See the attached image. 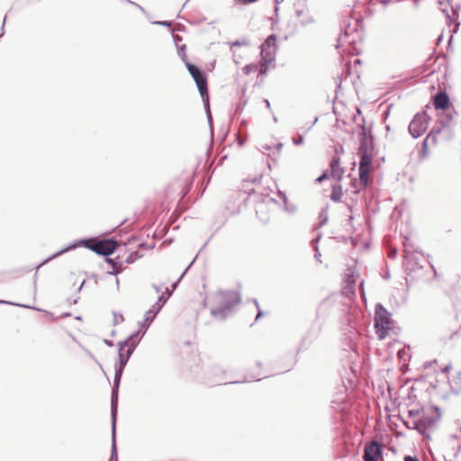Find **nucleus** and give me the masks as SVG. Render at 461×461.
Segmentation results:
<instances>
[{
    "mask_svg": "<svg viewBox=\"0 0 461 461\" xmlns=\"http://www.w3.org/2000/svg\"><path fill=\"white\" fill-rule=\"evenodd\" d=\"M80 245H84L86 248L94 251L97 255L107 258L117 249L119 243L113 239H104L97 241H92L91 240L87 239L77 240L44 259L41 264L37 266V269H39L41 266L49 263L50 260L63 255L64 253L77 249Z\"/></svg>",
    "mask_w": 461,
    "mask_h": 461,
    "instance_id": "f257e3e1",
    "label": "nucleus"
},
{
    "mask_svg": "<svg viewBox=\"0 0 461 461\" xmlns=\"http://www.w3.org/2000/svg\"><path fill=\"white\" fill-rule=\"evenodd\" d=\"M241 296L232 290H219L210 299L211 315L217 320L223 321L230 315L234 305L240 303Z\"/></svg>",
    "mask_w": 461,
    "mask_h": 461,
    "instance_id": "f03ea898",
    "label": "nucleus"
},
{
    "mask_svg": "<svg viewBox=\"0 0 461 461\" xmlns=\"http://www.w3.org/2000/svg\"><path fill=\"white\" fill-rule=\"evenodd\" d=\"M132 349L118 350V361L114 365V379L111 395V409L118 408L119 387L124 368L132 355Z\"/></svg>",
    "mask_w": 461,
    "mask_h": 461,
    "instance_id": "7ed1b4c3",
    "label": "nucleus"
},
{
    "mask_svg": "<svg viewBox=\"0 0 461 461\" xmlns=\"http://www.w3.org/2000/svg\"><path fill=\"white\" fill-rule=\"evenodd\" d=\"M203 371V376L202 379L204 383L212 385V384H239V383H244V382H250V381H259L261 380L260 377L257 376H250L246 377L244 380L241 381H233V382H223L222 375H224L225 371L222 369L220 366L214 364H208L204 367Z\"/></svg>",
    "mask_w": 461,
    "mask_h": 461,
    "instance_id": "20e7f679",
    "label": "nucleus"
},
{
    "mask_svg": "<svg viewBox=\"0 0 461 461\" xmlns=\"http://www.w3.org/2000/svg\"><path fill=\"white\" fill-rule=\"evenodd\" d=\"M361 131L359 132V148L358 154L360 159L368 157L370 161H373L375 156V137L372 133L371 127L367 129L365 125V119H362V123L359 124Z\"/></svg>",
    "mask_w": 461,
    "mask_h": 461,
    "instance_id": "39448f33",
    "label": "nucleus"
},
{
    "mask_svg": "<svg viewBox=\"0 0 461 461\" xmlns=\"http://www.w3.org/2000/svg\"><path fill=\"white\" fill-rule=\"evenodd\" d=\"M452 300V310L447 312L446 318V329L447 330L446 334L444 335V339H454L455 337L458 336L459 331L461 330V322L459 321V312H458V299L454 297V294L449 295Z\"/></svg>",
    "mask_w": 461,
    "mask_h": 461,
    "instance_id": "423d86ee",
    "label": "nucleus"
},
{
    "mask_svg": "<svg viewBox=\"0 0 461 461\" xmlns=\"http://www.w3.org/2000/svg\"><path fill=\"white\" fill-rule=\"evenodd\" d=\"M374 322L378 338L384 339L391 329V313L381 303L375 305Z\"/></svg>",
    "mask_w": 461,
    "mask_h": 461,
    "instance_id": "0eeeda50",
    "label": "nucleus"
},
{
    "mask_svg": "<svg viewBox=\"0 0 461 461\" xmlns=\"http://www.w3.org/2000/svg\"><path fill=\"white\" fill-rule=\"evenodd\" d=\"M186 68L196 84L203 103H207L209 91L205 71L191 62H186Z\"/></svg>",
    "mask_w": 461,
    "mask_h": 461,
    "instance_id": "6e6552de",
    "label": "nucleus"
},
{
    "mask_svg": "<svg viewBox=\"0 0 461 461\" xmlns=\"http://www.w3.org/2000/svg\"><path fill=\"white\" fill-rule=\"evenodd\" d=\"M276 40L277 36L273 33L270 34L261 44V60H265L266 62H274L276 60L277 50Z\"/></svg>",
    "mask_w": 461,
    "mask_h": 461,
    "instance_id": "1a4fd4ad",
    "label": "nucleus"
},
{
    "mask_svg": "<svg viewBox=\"0 0 461 461\" xmlns=\"http://www.w3.org/2000/svg\"><path fill=\"white\" fill-rule=\"evenodd\" d=\"M428 128V119L425 113H417L409 124V133L414 138L420 137Z\"/></svg>",
    "mask_w": 461,
    "mask_h": 461,
    "instance_id": "9d476101",
    "label": "nucleus"
},
{
    "mask_svg": "<svg viewBox=\"0 0 461 461\" xmlns=\"http://www.w3.org/2000/svg\"><path fill=\"white\" fill-rule=\"evenodd\" d=\"M372 162L368 157H365L359 161V181L363 188H366L371 183Z\"/></svg>",
    "mask_w": 461,
    "mask_h": 461,
    "instance_id": "9b49d317",
    "label": "nucleus"
},
{
    "mask_svg": "<svg viewBox=\"0 0 461 461\" xmlns=\"http://www.w3.org/2000/svg\"><path fill=\"white\" fill-rule=\"evenodd\" d=\"M383 454V445L377 441L366 444L364 448V461H378Z\"/></svg>",
    "mask_w": 461,
    "mask_h": 461,
    "instance_id": "f8f14e48",
    "label": "nucleus"
},
{
    "mask_svg": "<svg viewBox=\"0 0 461 461\" xmlns=\"http://www.w3.org/2000/svg\"><path fill=\"white\" fill-rule=\"evenodd\" d=\"M438 4L441 6L447 5L444 2H442V1H438ZM441 11H442L443 14H445L446 23L447 24V32L449 34L447 42H448V47H450L451 43H452V41H453V38H454V34L457 32L459 25H460V23H458V22L454 24V26L452 27L453 19H452V16L450 15V14H449L448 10L447 9V6L441 7Z\"/></svg>",
    "mask_w": 461,
    "mask_h": 461,
    "instance_id": "ddd939ff",
    "label": "nucleus"
},
{
    "mask_svg": "<svg viewBox=\"0 0 461 461\" xmlns=\"http://www.w3.org/2000/svg\"><path fill=\"white\" fill-rule=\"evenodd\" d=\"M140 335H142V332L140 330L131 333L126 339L122 341H119L117 346L119 348V351L123 350L125 348L128 349H132L134 352L136 347L140 341Z\"/></svg>",
    "mask_w": 461,
    "mask_h": 461,
    "instance_id": "4468645a",
    "label": "nucleus"
},
{
    "mask_svg": "<svg viewBox=\"0 0 461 461\" xmlns=\"http://www.w3.org/2000/svg\"><path fill=\"white\" fill-rule=\"evenodd\" d=\"M432 103L436 110H447L449 108L450 101L446 91H439L432 96Z\"/></svg>",
    "mask_w": 461,
    "mask_h": 461,
    "instance_id": "2eb2a0df",
    "label": "nucleus"
},
{
    "mask_svg": "<svg viewBox=\"0 0 461 461\" xmlns=\"http://www.w3.org/2000/svg\"><path fill=\"white\" fill-rule=\"evenodd\" d=\"M116 415H117V408L111 409V416H112V451H111V456H110V460L109 461H118L116 443H115Z\"/></svg>",
    "mask_w": 461,
    "mask_h": 461,
    "instance_id": "dca6fc26",
    "label": "nucleus"
},
{
    "mask_svg": "<svg viewBox=\"0 0 461 461\" xmlns=\"http://www.w3.org/2000/svg\"><path fill=\"white\" fill-rule=\"evenodd\" d=\"M434 423L435 419L433 417L423 415L417 420H414L413 425L420 434H425L426 430L432 427Z\"/></svg>",
    "mask_w": 461,
    "mask_h": 461,
    "instance_id": "f3484780",
    "label": "nucleus"
},
{
    "mask_svg": "<svg viewBox=\"0 0 461 461\" xmlns=\"http://www.w3.org/2000/svg\"><path fill=\"white\" fill-rule=\"evenodd\" d=\"M342 29H341V33L340 35L339 36L338 38V45H337V48H339L341 47L343 44L345 43H352L355 41L354 39L352 40H349V37L351 36V34L353 32H356V29L355 28H351L349 24H346V23L344 22L343 25H342Z\"/></svg>",
    "mask_w": 461,
    "mask_h": 461,
    "instance_id": "a211bd4d",
    "label": "nucleus"
},
{
    "mask_svg": "<svg viewBox=\"0 0 461 461\" xmlns=\"http://www.w3.org/2000/svg\"><path fill=\"white\" fill-rule=\"evenodd\" d=\"M330 167L331 176L339 181L345 171L344 168L340 167V158L339 156H333Z\"/></svg>",
    "mask_w": 461,
    "mask_h": 461,
    "instance_id": "6ab92c4d",
    "label": "nucleus"
},
{
    "mask_svg": "<svg viewBox=\"0 0 461 461\" xmlns=\"http://www.w3.org/2000/svg\"><path fill=\"white\" fill-rule=\"evenodd\" d=\"M119 257L116 258H111L110 256L105 258V261L112 267V271H108L107 273L112 276H117L122 271V262L119 261Z\"/></svg>",
    "mask_w": 461,
    "mask_h": 461,
    "instance_id": "aec40b11",
    "label": "nucleus"
},
{
    "mask_svg": "<svg viewBox=\"0 0 461 461\" xmlns=\"http://www.w3.org/2000/svg\"><path fill=\"white\" fill-rule=\"evenodd\" d=\"M404 266L406 271H408V275L410 276L411 275V273L416 272V270L422 269V266H419V264L416 261H414L413 258H407V256H405Z\"/></svg>",
    "mask_w": 461,
    "mask_h": 461,
    "instance_id": "412c9836",
    "label": "nucleus"
},
{
    "mask_svg": "<svg viewBox=\"0 0 461 461\" xmlns=\"http://www.w3.org/2000/svg\"><path fill=\"white\" fill-rule=\"evenodd\" d=\"M155 317L153 314H151L149 311L145 312L144 320L142 322L140 323V329L142 332V335L145 334L146 330L149 329L152 321H154Z\"/></svg>",
    "mask_w": 461,
    "mask_h": 461,
    "instance_id": "4be33fe9",
    "label": "nucleus"
},
{
    "mask_svg": "<svg viewBox=\"0 0 461 461\" xmlns=\"http://www.w3.org/2000/svg\"><path fill=\"white\" fill-rule=\"evenodd\" d=\"M343 192L341 185H334L330 194V199L333 202H339L342 198Z\"/></svg>",
    "mask_w": 461,
    "mask_h": 461,
    "instance_id": "5701e85b",
    "label": "nucleus"
},
{
    "mask_svg": "<svg viewBox=\"0 0 461 461\" xmlns=\"http://www.w3.org/2000/svg\"><path fill=\"white\" fill-rule=\"evenodd\" d=\"M430 137V134H429L422 141L421 148L419 151V157L422 160L428 157V140Z\"/></svg>",
    "mask_w": 461,
    "mask_h": 461,
    "instance_id": "b1692460",
    "label": "nucleus"
},
{
    "mask_svg": "<svg viewBox=\"0 0 461 461\" xmlns=\"http://www.w3.org/2000/svg\"><path fill=\"white\" fill-rule=\"evenodd\" d=\"M456 116H457V113L456 112H454V113H452L451 112L448 111L444 116H442L441 123L443 124L444 127L450 126L451 122Z\"/></svg>",
    "mask_w": 461,
    "mask_h": 461,
    "instance_id": "393cba45",
    "label": "nucleus"
},
{
    "mask_svg": "<svg viewBox=\"0 0 461 461\" xmlns=\"http://www.w3.org/2000/svg\"><path fill=\"white\" fill-rule=\"evenodd\" d=\"M346 282H347V285H346L345 289L346 290L348 289L352 294H354L353 287L357 282L355 276L353 274H348Z\"/></svg>",
    "mask_w": 461,
    "mask_h": 461,
    "instance_id": "a878e982",
    "label": "nucleus"
},
{
    "mask_svg": "<svg viewBox=\"0 0 461 461\" xmlns=\"http://www.w3.org/2000/svg\"><path fill=\"white\" fill-rule=\"evenodd\" d=\"M166 293H167V295L161 294L160 296H158V301L155 303H157V305L160 306L161 308H163L164 304L167 303V301L171 296V292H169L167 287H166Z\"/></svg>",
    "mask_w": 461,
    "mask_h": 461,
    "instance_id": "bb28decb",
    "label": "nucleus"
},
{
    "mask_svg": "<svg viewBox=\"0 0 461 461\" xmlns=\"http://www.w3.org/2000/svg\"><path fill=\"white\" fill-rule=\"evenodd\" d=\"M319 219H320V226H323L324 224L327 223L328 219H329V216H328V206H326L325 208H323L321 211L320 215H319Z\"/></svg>",
    "mask_w": 461,
    "mask_h": 461,
    "instance_id": "cd10ccee",
    "label": "nucleus"
},
{
    "mask_svg": "<svg viewBox=\"0 0 461 461\" xmlns=\"http://www.w3.org/2000/svg\"><path fill=\"white\" fill-rule=\"evenodd\" d=\"M321 235L319 234L315 239H313L311 243L312 245L314 247V249H315V254H314V257L316 259L320 260V257H321V253L319 251V247H318V242L320 241L321 240Z\"/></svg>",
    "mask_w": 461,
    "mask_h": 461,
    "instance_id": "c85d7f7f",
    "label": "nucleus"
},
{
    "mask_svg": "<svg viewBox=\"0 0 461 461\" xmlns=\"http://www.w3.org/2000/svg\"><path fill=\"white\" fill-rule=\"evenodd\" d=\"M272 62H266L265 60L260 59L258 75H260V76L266 75L268 70V66Z\"/></svg>",
    "mask_w": 461,
    "mask_h": 461,
    "instance_id": "c756f323",
    "label": "nucleus"
},
{
    "mask_svg": "<svg viewBox=\"0 0 461 461\" xmlns=\"http://www.w3.org/2000/svg\"><path fill=\"white\" fill-rule=\"evenodd\" d=\"M282 148H283V143H281V142L277 143L275 146L274 149L276 151H273L272 154H269V156L272 158V159L276 160L277 157L279 156V154L282 150Z\"/></svg>",
    "mask_w": 461,
    "mask_h": 461,
    "instance_id": "7c9ffc66",
    "label": "nucleus"
},
{
    "mask_svg": "<svg viewBox=\"0 0 461 461\" xmlns=\"http://www.w3.org/2000/svg\"><path fill=\"white\" fill-rule=\"evenodd\" d=\"M258 68V66L257 64L251 63V64L246 65L243 68V72L246 75H249L250 73L257 71Z\"/></svg>",
    "mask_w": 461,
    "mask_h": 461,
    "instance_id": "2f4dec72",
    "label": "nucleus"
},
{
    "mask_svg": "<svg viewBox=\"0 0 461 461\" xmlns=\"http://www.w3.org/2000/svg\"><path fill=\"white\" fill-rule=\"evenodd\" d=\"M185 49H186V46L185 44L180 46L179 49H178V55H179L180 59L186 65V62H189V61L187 60V58H186Z\"/></svg>",
    "mask_w": 461,
    "mask_h": 461,
    "instance_id": "473e14b6",
    "label": "nucleus"
},
{
    "mask_svg": "<svg viewBox=\"0 0 461 461\" xmlns=\"http://www.w3.org/2000/svg\"><path fill=\"white\" fill-rule=\"evenodd\" d=\"M207 103H203V106H204V109H205V112H206V116H207V120H208V122L210 124V126H212V113H211V111H210V103H209V97L206 99Z\"/></svg>",
    "mask_w": 461,
    "mask_h": 461,
    "instance_id": "72a5a7b5",
    "label": "nucleus"
},
{
    "mask_svg": "<svg viewBox=\"0 0 461 461\" xmlns=\"http://www.w3.org/2000/svg\"><path fill=\"white\" fill-rule=\"evenodd\" d=\"M139 258H140V255L138 252H131L125 259V262L131 264Z\"/></svg>",
    "mask_w": 461,
    "mask_h": 461,
    "instance_id": "f704fd0d",
    "label": "nucleus"
},
{
    "mask_svg": "<svg viewBox=\"0 0 461 461\" xmlns=\"http://www.w3.org/2000/svg\"><path fill=\"white\" fill-rule=\"evenodd\" d=\"M124 321L123 315L121 313L113 312V325H118Z\"/></svg>",
    "mask_w": 461,
    "mask_h": 461,
    "instance_id": "c9c22d12",
    "label": "nucleus"
},
{
    "mask_svg": "<svg viewBox=\"0 0 461 461\" xmlns=\"http://www.w3.org/2000/svg\"><path fill=\"white\" fill-rule=\"evenodd\" d=\"M249 44V41L246 39L243 40H238L231 43V47H240V46H248Z\"/></svg>",
    "mask_w": 461,
    "mask_h": 461,
    "instance_id": "e433bc0d",
    "label": "nucleus"
},
{
    "mask_svg": "<svg viewBox=\"0 0 461 461\" xmlns=\"http://www.w3.org/2000/svg\"><path fill=\"white\" fill-rule=\"evenodd\" d=\"M161 307L157 305V303H154L151 308L149 310V312L154 315V317L156 318V316L158 315V313L161 311Z\"/></svg>",
    "mask_w": 461,
    "mask_h": 461,
    "instance_id": "4c0bfd02",
    "label": "nucleus"
},
{
    "mask_svg": "<svg viewBox=\"0 0 461 461\" xmlns=\"http://www.w3.org/2000/svg\"><path fill=\"white\" fill-rule=\"evenodd\" d=\"M0 304H12V305L20 306L23 308H32L31 306H29L27 304L11 303V302L5 301V300H0Z\"/></svg>",
    "mask_w": 461,
    "mask_h": 461,
    "instance_id": "58836bf2",
    "label": "nucleus"
},
{
    "mask_svg": "<svg viewBox=\"0 0 461 461\" xmlns=\"http://www.w3.org/2000/svg\"><path fill=\"white\" fill-rule=\"evenodd\" d=\"M329 176H330L329 172L326 170L320 176H318L315 181L317 183H321L324 180L328 179Z\"/></svg>",
    "mask_w": 461,
    "mask_h": 461,
    "instance_id": "ea45409f",
    "label": "nucleus"
},
{
    "mask_svg": "<svg viewBox=\"0 0 461 461\" xmlns=\"http://www.w3.org/2000/svg\"><path fill=\"white\" fill-rule=\"evenodd\" d=\"M447 4L451 5V13H452V15H453V16L457 15V9L459 8V5H458V4H456V5H453L450 3V0H447Z\"/></svg>",
    "mask_w": 461,
    "mask_h": 461,
    "instance_id": "a19ab883",
    "label": "nucleus"
},
{
    "mask_svg": "<svg viewBox=\"0 0 461 461\" xmlns=\"http://www.w3.org/2000/svg\"><path fill=\"white\" fill-rule=\"evenodd\" d=\"M254 303H255V305L257 306V309H258V313H257V316L255 318V321H258L260 317L263 316V312L262 310L259 308V305H258V303L257 300H254Z\"/></svg>",
    "mask_w": 461,
    "mask_h": 461,
    "instance_id": "79ce46f5",
    "label": "nucleus"
},
{
    "mask_svg": "<svg viewBox=\"0 0 461 461\" xmlns=\"http://www.w3.org/2000/svg\"><path fill=\"white\" fill-rule=\"evenodd\" d=\"M303 142V135H299L298 137L293 139V143L295 146L301 145Z\"/></svg>",
    "mask_w": 461,
    "mask_h": 461,
    "instance_id": "37998d69",
    "label": "nucleus"
},
{
    "mask_svg": "<svg viewBox=\"0 0 461 461\" xmlns=\"http://www.w3.org/2000/svg\"><path fill=\"white\" fill-rule=\"evenodd\" d=\"M153 23L161 25V26H165V27H171V22H169V21H158V22H154Z\"/></svg>",
    "mask_w": 461,
    "mask_h": 461,
    "instance_id": "c03bdc74",
    "label": "nucleus"
},
{
    "mask_svg": "<svg viewBox=\"0 0 461 461\" xmlns=\"http://www.w3.org/2000/svg\"><path fill=\"white\" fill-rule=\"evenodd\" d=\"M404 461H420V459L417 456L407 455L403 458Z\"/></svg>",
    "mask_w": 461,
    "mask_h": 461,
    "instance_id": "a18cd8bd",
    "label": "nucleus"
},
{
    "mask_svg": "<svg viewBox=\"0 0 461 461\" xmlns=\"http://www.w3.org/2000/svg\"><path fill=\"white\" fill-rule=\"evenodd\" d=\"M172 37H173V40L175 41V44L177 45L178 42L182 41V37L179 36L178 34H172Z\"/></svg>",
    "mask_w": 461,
    "mask_h": 461,
    "instance_id": "49530a36",
    "label": "nucleus"
},
{
    "mask_svg": "<svg viewBox=\"0 0 461 461\" xmlns=\"http://www.w3.org/2000/svg\"><path fill=\"white\" fill-rule=\"evenodd\" d=\"M408 412L410 417H416L420 414V410H410Z\"/></svg>",
    "mask_w": 461,
    "mask_h": 461,
    "instance_id": "de8ad7c7",
    "label": "nucleus"
},
{
    "mask_svg": "<svg viewBox=\"0 0 461 461\" xmlns=\"http://www.w3.org/2000/svg\"><path fill=\"white\" fill-rule=\"evenodd\" d=\"M278 195L284 201V203L287 202V197L284 192L278 191Z\"/></svg>",
    "mask_w": 461,
    "mask_h": 461,
    "instance_id": "09e8293b",
    "label": "nucleus"
},
{
    "mask_svg": "<svg viewBox=\"0 0 461 461\" xmlns=\"http://www.w3.org/2000/svg\"><path fill=\"white\" fill-rule=\"evenodd\" d=\"M197 255L194 257V258L190 262L189 266L185 268V270L183 272V274L180 276V279L184 276V275L187 272V270L190 268V267L194 264V260L196 259Z\"/></svg>",
    "mask_w": 461,
    "mask_h": 461,
    "instance_id": "8fccbe9b",
    "label": "nucleus"
},
{
    "mask_svg": "<svg viewBox=\"0 0 461 461\" xmlns=\"http://www.w3.org/2000/svg\"><path fill=\"white\" fill-rule=\"evenodd\" d=\"M260 197H262V202H266V200H268V201H271V202H275V199L274 198H271L269 197L268 195H263V194H260Z\"/></svg>",
    "mask_w": 461,
    "mask_h": 461,
    "instance_id": "3c124183",
    "label": "nucleus"
},
{
    "mask_svg": "<svg viewBox=\"0 0 461 461\" xmlns=\"http://www.w3.org/2000/svg\"><path fill=\"white\" fill-rule=\"evenodd\" d=\"M396 254H397L396 249H393V250H391V251L389 252L388 257H389L390 258H395V257H396Z\"/></svg>",
    "mask_w": 461,
    "mask_h": 461,
    "instance_id": "603ef678",
    "label": "nucleus"
},
{
    "mask_svg": "<svg viewBox=\"0 0 461 461\" xmlns=\"http://www.w3.org/2000/svg\"><path fill=\"white\" fill-rule=\"evenodd\" d=\"M5 21H6V16H5L4 21H3V23H2V26H1L0 38L4 35V28H5Z\"/></svg>",
    "mask_w": 461,
    "mask_h": 461,
    "instance_id": "864d4df0",
    "label": "nucleus"
},
{
    "mask_svg": "<svg viewBox=\"0 0 461 461\" xmlns=\"http://www.w3.org/2000/svg\"><path fill=\"white\" fill-rule=\"evenodd\" d=\"M104 343L108 346V347H113V342L110 339H104Z\"/></svg>",
    "mask_w": 461,
    "mask_h": 461,
    "instance_id": "5fc2aeb1",
    "label": "nucleus"
},
{
    "mask_svg": "<svg viewBox=\"0 0 461 461\" xmlns=\"http://www.w3.org/2000/svg\"><path fill=\"white\" fill-rule=\"evenodd\" d=\"M284 0H275V11L277 12L278 11V7L277 5L281 3H283Z\"/></svg>",
    "mask_w": 461,
    "mask_h": 461,
    "instance_id": "6e6d98bb",
    "label": "nucleus"
},
{
    "mask_svg": "<svg viewBox=\"0 0 461 461\" xmlns=\"http://www.w3.org/2000/svg\"><path fill=\"white\" fill-rule=\"evenodd\" d=\"M128 3L131 4V5H135L136 6H138V8H140L142 12H145L144 8L140 5H139L138 4L132 2V1H130V0H126Z\"/></svg>",
    "mask_w": 461,
    "mask_h": 461,
    "instance_id": "4d7b16f0",
    "label": "nucleus"
},
{
    "mask_svg": "<svg viewBox=\"0 0 461 461\" xmlns=\"http://www.w3.org/2000/svg\"><path fill=\"white\" fill-rule=\"evenodd\" d=\"M68 303L69 304H75V303H77V298H76V299L68 298Z\"/></svg>",
    "mask_w": 461,
    "mask_h": 461,
    "instance_id": "13d9d810",
    "label": "nucleus"
},
{
    "mask_svg": "<svg viewBox=\"0 0 461 461\" xmlns=\"http://www.w3.org/2000/svg\"><path fill=\"white\" fill-rule=\"evenodd\" d=\"M241 111H242V108H240V107H237V108L235 109L234 115H238V114H240V113H241Z\"/></svg>",
    "mask_w": 461,
    "mask_h": 461,
    "instance_id": "bf43d9fd",
    "label": "nucleus"
},
{
    "mask_svg": "<svg viewBox=\"0 0 461 461\" xmlns=\"http://www.w3.org/2000/svg\"><path fill=\"white\" fill-rule=\"evenodd\" d=\"M264 103L266 104L267 109L271 110V105H270V103L267 99H264Z\"/></svg>",
    "mask_w": 461,
    "mask_h": 461,
    "instance_id": "052dcab7",
    "label": "nucleus"
},
{
    "mask_svg": "<svg viewBox=\"0 0 461 461\" xmlns=\"http://www.w3.org/2000/svg\"><path fill=\"white\" fill-rule=\"evenodd\" d=\"M153 288L156 290L157 293H159L161 291V288L158 287V285H152Z\"/></svg>",
    "mask_w": 461,
    "mask_h": 461,
    "instance_id": "680f3d73",
    "label": "nucleus"
},
{
    "mask_svg": "<svg viewBox=\"0 0 461 461\" xmlns=\"http://www.w3.org/2000/svg\"><path fill=\"white\" fill-rule=\"evenodd\" d=\"M115 285L117 287V290H119L120 281L118 278L115 279Z\"/></svg>",
    "mask_w": 461,
    "mask_h": 461,
    "instance_id": "e2e57ef3",
    "label": "nucleus"
},
{
    "mask_svg": "<svg viewBox=\"0 0 461 461\" xmlns=\"http://www.w3.org/2000/svg\"><path fill=\"white\" fill-rule=\"evenodd\" d=\"M260 178L261 177H259V178L255 177L251 182H253V183H259L260 182Z\"/></svg>",
    "mask_w": 461,
    "mask_h": 461,
    "instance_id": "0e129e2a",
    "label": "nucleus"
},
{
    "mask_svg": "<svg viewBox=\"0 0 461 461\" xmlns=\"http://www.w3.org/2000/svg\"><path fill=\"white\" fill-rule=\"evenodd\" d=\"M443 38V32L438 36V42H439Z\"/></svg>",
    "mask_w": 461,
    "mask_h": 461,
    "instance_id": "69168bd1",
    "label": "nucleus"
},
{
    "mask_svg": "<svg viewBox=\"0 0 461 461\" xmlns=\"http://www.w3.org/2000/svg\"><path fill=\"white\" fill-rule=\"evenodd\" d=\"M246 192H247L249 195H251L253 193H255V192H254V190H248V191H246Z\"/></svg>",
    "mask_w": 461,
    "mask_h": 461,
    "instance_id": "338daca9",
    "label": "nucleus"
},
{
    "mask_svg": "<svg viewBox=\"0 0 461 461\" xmlns=\"http://www.w3.org/2000/svg\"><path fill=\"white\" fill-rule=\"evenodd\" d=\"M70 315H71V314H70L69 312H66V313H64V314L62 315V317H68V316H70Z\"/></svg>",
    "mask_w": 461,
    "mask_h": 461,
    "instance_id": "774afa93",
    "label": "nucleus"
}]
</instances>
